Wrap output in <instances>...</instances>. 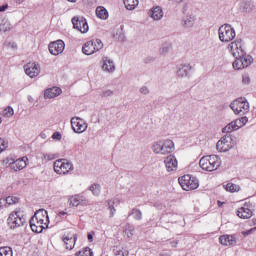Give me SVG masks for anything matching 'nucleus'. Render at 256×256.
<instances>
[{
  "mask_svg": "<svg viewBox=\"0 0 256 256\" xmlns=\"http://www.w3.org/2000/svg\"><path fill=\"white\" fill-rule=\"evenodd\" d=\"M49 227V214L46 210H38L30 219V228L33 233H43Z\"/></svg>",
  "mask_w": 256,
  "mask_h": 256,
  "instance_id": "nucleus-1",
  "label": "nucleus"
},
{
  "mask_svg": "<svg viewBox=\"0 0 256 256\" xmlns=\"http://www.w3.org/2000/svg\"><path fill=\"white\" fill-rule=\"evenodd\" d=\"M199 166L203 171H217L221 167V158L215 154L203 156L199 161Z\"/></svg>",
  "mask_w": 256,
  "mask_h": 256,
  "instance_id": "nucleus-2",
  "label": "nucleus"
},
{
  "mask_svg": "<svg viewBox=\"0 0 256 256\" xmlns=\"http://www.w3.org/2000/svg\"><path fill=\"white\" fill-rule=\"evenodd\" d=\"M178 182L184 191H195L199 188V180L189 174L180 177Z\"/></svg>",
  "mask_w": 256,
  "mask_h": 256,
  "instance_id": "nucleus-3",
  "label": "nucleus"
},
{
  "mask_svg": "<svg viewBox=\"0 0 256 256\" xmlns=\"http://www.w3.org/2000/svg\"><path fill=\"white\" fill-rule=\"evenodd\" d=\"M101 49H103V41L101 39H92L84 43L82 53L84 55H95Z\"/></svg>",
  "mask_w": 256,
  "mask_h": 256,
  "instance_id": "nucleus-4",
  "label": "nucleus"
},
{
  "mask_svg": "<svg viewBox=\"0 0 256 256\" xmlns=\"http://www.w3.org/2000/svg\"><path fill=\"white\" fill-rule=\"evenodd\" d=\"M174 150L175 144L173 140H164L153 145L154 153H160V155H168V153H173Z\"/></svg>",
  "mask_w": 256,
  "mask_h": 256,
  "instance_id": "nucleus-5",
  "label": "nucleus"
},
{
  "mask_svg": "<svg viewBox=\"0 0 256 256\" xmlns=\"http://www.w3.org/2000/svg\"><path fill=\"white\" fill-rule=\"evenodd\" d=\"M218 35L222 43H229L235 39V29L229 24L222 25L218 30Z\"/></svg>",
  "mask_w": 256,
  "mask_h": 256,
  "instance_id": "nucleus-6",
  "label": "nucleus"
},
{
  "mask_svg": "<svg viewBox=\"0 0 256 256\" xmlns=\"http://www.w3.org/2000/svg\"><path fill=\"white\" fill-rule=\"evenodd\" d=\"M54 171L57 175H68L73 171V163L67 159H58L54 162Z\"/></svg>",
  "mask_w": 256,
  "mask_h": 256,
  "instance_id": "nucleus-7",
  "label": "nucleus"
},
{
  "mask_svg": "<svg viewBox=\"0 0 256 256\" xmlns=\"http://www.w3.org/2000/svg\"><path fill=\"white\" fill-rule=\"evenodd\" d=\"M230 108L235 115H245L249 113V102L245 98H238L230 104Z\"/></svg>",
  "mask_w": 256,
  "mask_h": 256,
  "instance_id": "nucleus-8",
  "label": "nucleus"
},
{
  "mask_svg": "<svg viewBox=\"0 0 256 256\" xmlns=\"http://www.w3.org/2000/svg\"><path fill=\"white\" fill-rule=\"evenodd\" d=\"M229 53L235 57V59H239V57H243L245 55V49H243V40L236 39L232 41L227 47Z\"/></svg>",
  "mask_w": 256,
  "mask_h": 256,
  "instance_id": "nucleus-9",
  "label": "nucleus"
},
{
  "mask_svg": "<svg viewBox=\"0 0 256 256\" xmlns=\"http://www.w3.org/2000/svg\"><path fill=\"white\" fill-rule=\"evenodd\" d=\"M248 121L249 118H247V116L236 119L235 121H232L231 123L226 125L222 129V133H233V131H237L238 129H241V127H245Z\"/></svg>",
  "mask_w": 256,
  "mask_h": 256,
  "instance_id": "nucleus-10",
  "label": "nucleus"
},
{
  "mask_svg": "<svg viewBox=\"0 0 256 256\" xmlns=\"http://www.w3.org/2000/svg\"><path fill=\"white\" fill-rule=\"evenodd\" d=\"M235 143L233 142V138L231 136L222 137L216 144V149L220 153H225L230 149H233Z\"/></svg>",
  "mask_w": 256,
  "mask_h": 256,
  "instance_id": "nucleus-11",
  "label": "nucleus"
},
{
  "mask_svg": "<svg viewBox=\"0 0 256 256\" xmlns=\"http://www.w3.org/2000/svg\"><path fill=\"white\" fill-rule=\"evenodd\" d=\"M62 241L66 249L71 251L75 248V243H77V234H75L73 231H66L62 236Z\"/></svg>",
  "mask_w": 256,
  "mask_h": 256,
  "instance_id": "nucleus-12",
  "label": "nucleus"
},
{
  "mask_svg": "<svg viewBox=\"0 0 256 256\" xmlns=\"http://www.w3.org/2000/svg\"><path fill=\"white\" fill-rule=\"evenodd\" d=\"M25 223V218L21 215L20 211L12 212L8 217V225L11 229H15L17 227H21Z\"/></svg>",
  "mask_w": 256,
  "mask_h": 256,
  "instance_id": "nucleus-13",
  "label": "nucleus"
},
{
  "mask_svg": "<svg viewBox=\"0 0 256 256\" xmlns=\"http://www.w3.org/2000/svg\"><path fill=\"white\" fill-rule=\"evenodd\" d=\"M237 217L239 219H251L253 217V204L245 202L242 207L238 208Z\"/></svg>",
  "mask_w": 256,
  "mask_h": 256,
  "instance_id": "nucleus-14",
  "label": "nucleus"
},
{
  "mask_svg": "<svg viewBox=\"0 0 256 256\" xmlns=\"http://www.w3.org/2000/svg\"><path fill=\"white\" fill-rule=\"evenodd\" d=\"M72 25L74 29L80 31V33H87L89 31V24L87 23V19L84 17L72 18Z\"/></svg>",
  "mask_w": 256,
  "mask_h": 256,
  "instance_id": "nucleus-15",
  "label": "nucleus"
},
{
  "mask_svg": "<svg viewBox=\"0 0 256 256\" xmlns=\"http://www.w3.org/2000/svg\"><path fill=\"white\" fill-rule=\"evenodd\" d=\"M71 126L74 133H85V131H87V124L85 123V120L79 117L71 119Z\"/></svg>",
  "mask_w": 256,
  "mask_h": 256,
  "instance_id": "nucleus-16",
  "label": "nucleus"
},
{
  "mask_svg": "<svg viewBox=\"0 0 256 256\" xmlns=\"http://www.w3.org/2000/svg\"><path fill=\"white\" fill-rule=\"evenodd\" d=\"M24 70L26 75H28V77H31V79H33L34 77H37L39 73H41V66H39V64L35 62H29L24 66Z\"/></svg>",
  "mask_w": 256,
  "mask_h": 256,
  "instance_id": "nucleus-17",
  "label": "nucleus"
},
{
  "mask_svg": "<svg viewBox=\"0 0 256 256\" xmlns=\"http://www.w3.org/2000/svg\"><path fill=\"white\" fill-rule=\"evenodd\" d=\"M48 49L51 55H61V53L65 51V42H63V40L51 42L48 46Z\"/></svg>",
  "mask_w": 256,
  "mask_h": 256,
  "instance_id": "nucleus-18",
  "label": "nucleus"
},
{
  "mask_svg": "<svg viewBox=\"0 0 256 256\" xmlns=\"http://www.w3.org/2000/svg\"><path fill=\"white\" fill-rule=\"evenodd\" d=\"M29 162V158L22 157L17 159L16 161L10 163V169L13 171H23L25 167H27V163Z\"/></svg>",
  "mask_w": 256,
  "mask_h": 256,
  "instance_id": "nucleus-19",
  "label": "nucleus"
},
{
  "mask_svg": "<svg viewBox=\"0 0 256 256\" xmlns=\"http://www.w3.org/2000/svg\"><path fill=\"white\" fill-rule=\"evenodd\" d=\"M164 163H165V167L168 172L177 171V167H178L179 163L177 162V158H175V156L169 155L164 160Z\"/></svg>",
  "mask_w": 256,
  "mask_h": 256,
  "instance_id": "nucleus-20",
  "label": "nucleus"
},
{
  "mask_svg": "<svg viewBox=\"0 0 256 256\" xmlns=\"http://www.w3.org/2000/svg\"><path fill=\"white\" fill-rule=\"evenodd\" d=\"M219 242L226 247H233L237 243V239L233 235H222L219 237Z\"/></svg>",
  "mask_w": 256,
  "mask_h": 256,
  "instance_id": "nucleus-21",
  "label": "nucleus"
},
{
  "mask_svg": "<svg viewBox=\"0 0 256 256\" xmlns=\"http://www.w3.org/2000/svg\"><path fill=\"white\" fill-rule=\"evenodd\" d=\"M60 93H61V88L59 87L49 88L45 91L44 97L46 99H55V97H59Z\"/></svg>",
  "mask_w": 256,
  "mask_h": 256,
  "instance_id": "nucleus-22",
  "label": "nucleus"
},
{
  "mask_svg": "<svg viewBox=\"0 0 256 256\" xmlns=\"http://www.w3.org/2000/svg\"><path fill=\"white\" fill-rule=\"evenodd\" d=\"M96 17L103 20L109 19V12H107V9H105V7L98 6L96 8Z\"/></svg>",
  "mask_w": 256,
  "mask_h": 256,
  "instance_id": "nucleus-23",
  "label": "nucleus"
},
{
  "mask_svg": "<svg viewBox=\"0 0 256 256\" xmlns=\"http://www.w3.org/2000/svg\"><path fill=\"white\" fill-rule=\"evenodd\" d=\"M151 17H152V19H154V21H159V19H162L163 18V10L161 9V7L157 6V7L153 8Z\"/></svg>",
  "mask_w": 256,
  "mask_h": 256,
  "instance_id": "nucleus-24",
  "label": "nucleus"
},
{
  "mask_svg": "<svg viewBox=\"0 0 256 256\" xmlns=\"http://www.w3.org/2000/svg\"><path fill=\"white\" fill-rule=\"evenodd\" d=\"M102 69L104 71H108V73H112V71H115V64H113V61H111L110 59H105Z\"/></svg>",
  "mask_w": 256,
  "mask_h": 256,
  "instance_id": "nucleus-25",
  "label": "nucleus"
},
{
  "mask_svg": "<svg viewBox=\"0 0 256 256\" xmlns=\"http://www.w3.org/2000/svg\"><path fill=\"white\" fill-rule=\"evenodd\" d=\"M238 59L242 61L244 68L249 67V65L253 63V57H251L250 55H247L246 52H244L243 56H239Z\"/></svg>",
  "mask_w": 256,
  "mask_h": 256,
  "instance_id": "nucleus-26",
  "label": "nucleus"
},
{
  "mask_svg": "<svg viewBox=\"0 0 256 256\" xmlns=\"http://www.w3.org/2000/svg\"><path fill=\"white\" fill-rule=\"evenodd\" d=\"M124 5L128 11H133L137 5H139V0H123Z\"/></svg>",
  "mask_w": 256,
  "mask_h": 256,
  "instance_id": "nucleus-27",
  "label": "nucleus"
},
{
  "mask_svg": "<svg viewBox=\"0 0 256 256\" xmlns=\"http://www.w3.org/2000/svg\"><path fill=\"white\" fill-rule=\"evenodd\" d=\"M81 201H83V199H81V196L79 195L71 196L68 200L69 205H71L72 207H79Z\"/></svg>",
  "mask_w": 256,
  "mask_h": 256,
  "instance_id": "nucleus-28",
  "label": "nucleus"
},
{
  "mask_svg": "<svg viewBox=\"0 0 256 256\" xmlns=\"http://www.w3.org/2000/svg\"><path fill=\"white\" fill-rule=\"evenodd\" d=\"M225 190L228 191L229 193H237L238 191L241 190V187L237 184H233L230 182L225 186Z\"/></svg>",
  "mask_w": 256,
  "mask_h": 256,
  "instance_id": "nucleus-29",
  "label": "nucleus"
},
{
  "mask_svg": "<svg viewBox=\"0 0 256 256\" xmlns=\"http://www.w3.org/2000/svg\"><path fill=\"white\" fill-rule=\"evenodd\" d=\"M0 256H13V249L9 246L0 247Z\"/></svg>",
  "mask_w": 256,
  "mask_h": 256,
  "instance_id": "nucleus-30",
  "label": "nucleus"
},
{
  "mask_svg": "<svg viewBox=\"0 0 256 256\" xmlns=\"http://www.w3.org/2000/svg\"><path fill=\"white\" fill-rule=\"evenodd\" d=\"M113 254L115 256H129V252L127 250H123L121 247H114Z\"/></svg>",
  "mask_w": 256,
  "mask_h": 256,
  "instance_id": "nucleus-31",
  "label": "nucleus"
},
{
  "mask_svg": "<svg viewBox=\"0 0 256 256\" xmlns=\"http://www.w3.org/2000/svg\"><path fill=\"white\" fill-rule=\"evenodd\" d=\"M232 66H233V69H235L236 71H239L241 69H245V66H244L241 58H236V60L232 64Z\"/></svg>",
  "mask_w": 256,
  "mask_h": 256,
  "instance_id": "nucleus-32",
  "label": "nucleus"
},
{
  "mask_svg": "<svg viewBox=\"0 0 256 256\" xmlns=\"http://www.w3.org/2000/svg\"><path fill=\"white\" fill-rule=\"evenodd\" d=\"M76 256H93V250L89 247H85L76 253Z\"/></svg>",
  "mask_w": 256,
  "mask_h": 256,
  "instance_id": "nucleus-33",
  "label": "nucleus"
},
{
  "mask_svg": "<svg viewBox=\"0 0 256 256\" xmlns=\"http://www.w3.org/2000/svg\"><path fill=\"white\" fill-rule=\"evenodd\" d=\"M15 111L13 110V108L11 106L6 107L3 112L2 115L3 117H13Z\"/></svg>",
  "mask_w": 256,
  "mask_h": 256,
  "instance_id": "nucleus-34",
  "label": "nucleus"
},
{
  "mask_svg": "<svg viewBox=\"0 0 256 256\" xmlns=\"http://www.w3.org/2000/svg\"><path fill=\"white\" fill-rule=\"evenodd\" d=\"M6 205H15V203H19V198L15 196H8L5 198Z\"/></svg>",
  "mask_w": 256,
  "mask_h": 256,
  "instance_id": "nucleus-35",
  "label": "nucleus"
},
{
  "mask_svg": "<svg viewBox=\"0 0 256 256\" xmlns=\"http://www.w3.org/2000/svg\"><path fill=\"white\" fill-rule=\"evenodd\" d=\"M7 147H9V142H7L3 138H0V153H3V151H6Z\"/></svg>",
  "mask_w": 256,
  "mask_h": 256,
  "instance_id": "nucleus-36",
  "label": "nucleus"
},
{
  "mask_svg": "<svg viewBox=\"0 0 256 256\" xmlns=\"http://www.w3.org/2000/svg\"><path fill=\"white\" fill-rule=\"evenodd\" d=\"M132 215H134V219H136V221H141V219L143 218V214L139 209H133Z\"/></svg>",
  "mask_w": 256,
  "mask_h": 256,
  "instance_id": "nucleus-37",
  "label": "nucleus"
},
{
  "mask_svg": "<svg viewBox=\"0 0 256 256\" xmlns=\"http://www.w3.org/2000/svg\"><path fill=\"white\" fill-rule=\"evenodd\" d=\"M90 191H92L93 195H99L101 193V186L94 184L90 187Z\"/></svg>",
  "mask_w": 256,
  "mask_h": 256,
  "instance_id": "nucleus-38",
  "label": "nucleus"
},
{
  "mask_svg": "<svg viewBox=\"0 0 256 256\" xmlns=\"http://www.w3.org/2000/svg\"><path fill=\"white\" fill-rule=\"evenodd\" d=\"M108 205H109V210H110V217H114V216H115V213H116V211H117V210L115 209V206H113V205H115V203L109 201V202H108Z\"/></svg>",
  "mask_w": 256,
  "mask_h": 256,
  "instance_id": "nucleus-39",
  "label": "nucleus"
},
{
  "mask_svg": "<svg viewBox=\"0 0 256 256\" xmlns=\"http://www.w3.org/2000/svg\"><path fill=\"white\" fill-rule=\"evenodd\" d=\"M250 81H251V78H249V75L244 74L242 76V83H244V85H249Z\"/></svg>",
  "mask_w": 256,
  "mask_h": 256,
  "instance_id": "nucleus-40",
  "label": "nucleus"
},
{
  "mask_svg": "<svg viewBox=\"0 0 256 256\" xmlns=\"http://www.w3.org/2000/svg\"><path fill=\"white\" fill-rule=\"evenodd\" d=\"M52 139H56L57 141H61V139H62L61 133L55 132V133L52 135Z\"/></svg>",
  "mask_w": 256,
  "mask_h": 256,
  "instance_id": "nucleus-41",
  "label": "nucleus"
},
{
  "mask_svg": "<svg viewBox=\"0 0 256 256\" xmlns=\"http://www.w3.org/2000/svg\"><path fill=\"white\" fill-rule=\"evenodd\" d=\"M43 160L44 161H53V155H51V154H44L43 155Z\"/></svg>",
  "mask_w": 256,
  "mask_h": 256,
  "instance_id": "nucleus-42",
  "label": "nucleus"
},
{
  "mask_svg": "<svg viewBox=\"0 0 256 256\" xmlns=\"http://www.w3.org/2000/svg\"><path fill=\"white\" fill-rule=\"evenodd\" d=\"M93 235H95V232L87 234V239L90 243H93Z\"/></svg>",
  "mask_w": 256,
  "mask_h": 256,
  "instance_id": "nucleus-43",
  "label": "nucleus"
},
{
  "mask_svg": "<svg viewBox=\"0 0 256 256\" xmlns=\"http://www.w3.org/2000/svg\"><path fill=\"white\" fill-rule=\"evenodd\" d=\"M140 93H143L144 95H147V93H149V89H147V87H142L140 89Z\"/></svg>",
  "mask_w": 256,
  "mask_h": 256,
  "instance_id": "nucleus-44",
  "label": "nucleus"
},
{
  "mask_svg": "<svg viewBox=\"0 0 256 256\" xmlns=\"http://www.w3.org/2000/svg\"><path fill=\"white\" fill-rule=\"evenodd\" d=\"M0 207L3 208V207H7V202L5 199H0Z\"/></svg>",
  "mask_w": 256,
  "mask_h": 256,
  "instance_id": "nucleus-45",
  "label": "nucleus"
},
{
  "mask_svg": "<svg viewBox=\"0 0 256 256\" xmlns=\"http://www.w3.org/2000/svg\"><path fill=\"white\" fill-rule=\"evenodd\" d=\"M8 7H9V5H7V4L0 6V12L3 13V11L7 10Z\"/></svg>",
  "mask_w": 256,
  "mask_h": 256,
  "instance_id": "nucleus-46",
  "label": "nucleus"
},
{
  "mask_svg": "<svg viewBox=\"0 0 256 256\" xmlns=\"http://www.w3.org/2000/svg\"><path fill=\"white\" fill-rule=\"evenodd\" d=\"M110 95H113V92H111L109 90L104 92V97H109Z\"/></svg>",
  "mask_w": 256,
  "mask_h": 256,
  "instance_id": "nucleus-47",
  "label": "nucleus"
},
{
  "mask_svg": "<svg viewBox=\"0 0 256 256\" xmlns=\"http://www.w3.org/2000/svg\"><path fill=\"white\" fill-rule=\"evenodd\" d=\"M63 215H67V212L66 211L58 212V217H63Z\"/></svg>",
  "mask_w": 256,
  "mask_h": 256,
  "instance_id": "nucleus-48",
  "label": "nucleus"
},
{
  "mask_svg": "<svg viewBox=\"0 0 256 256\" xmlns=\"http://www.w3.org/2000/svg\"><path fill=\"white\" fill-rule=\"evenodd\" d=\"M16 3H18V5H21V3H25V0H15Z\"/></svg>",
  "mask_w": 256,
  "mask_h": 256,
  "instance_id": "nucleus-49",
  "label": "nucleus"
},
{
  "mask_svg": "<svg viewBox=\"0 0 256 256\" xmlns=\"http://www.w3.org/2000/svg\"><path fill=\"white\" fill-rule=\"evenodd\" d=\"M70 3H77V0H68Z\"/></svg>",
  "mask_w": 256,
  "mask_h": 256,
  "instance_id": "nucleus-50",
  "label": "nucleus"
},
{
  "mask_svg": "<svg viewBox=\"0 0 256 256\" xmlns=\"http://www.w3.org/2000/svg\"><path fill=\"white\" fill-rule=\"evenodd\" d=\"M218 205L221 206V201H218Z\"/></svg>",
  "mask_w": 256,
  "mask_h": 256,
  "instance_id": "nucleus-51",
  "label": "nucleus"
},
{
  "mask_svg": "<svg viewBox=\"0 0 256 256\" xmlns=\"http://www.w3.org/2000/svg\"><path fill=\"white\" fill-rule=\"evenodd\" d=\"M2 121H3V120H2L1 117H0V124L2 123Z\"/></svg>",
  "mask_w": 256,
  "mask_h": 256,
  "instance_id": "nucleus-52",
  "label": "nucleus"
}]
</instances>
